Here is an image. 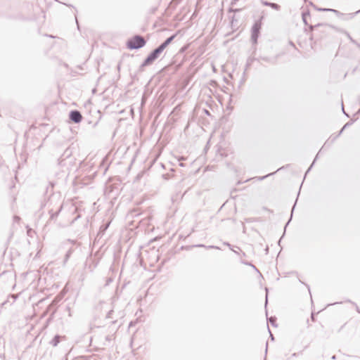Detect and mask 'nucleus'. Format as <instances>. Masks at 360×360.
I'll return each mask as SVG.
<instances>
[{"mask_svg":"<svg viewBox=\"0 0 360 360\" xmlns=\"http://www.w3.org/2000/svg\"><path fill=\"white\" fill-rule=\"evenodd\" d=\"M146 44V41L144 37L136 34L127 40V47L130 50L139 49L143 47Z\"/></svg>","mask_w":360,"mask_h":360,"instance_id":"f257e3e1","label":"nucleus"},{"mask_svg":"<svg viewBox=\"0 0 360 360\" xmlns=\"http://www.w3.org/2000/svg\"><path fill=\"white\" fill-rule=\"evenodd\" d=\"M54 202V196H51L49 198L48 201L45 203V206L48 207V212L50 214L49 220H54L57 218L59 213L63 209V204L59 202L56 207H51V205Z\"/></svg>","mask_w":360,"mask_h":360,"instance_id":"f03ea898","label":"nucleus"},{"mask_svg":"<svg viewBox=\"0 0 360 360\" xmlns=\"http://www.w3.org/2000/svg\"><path fill=\"white\" fill-rule=\"evenodd\" d=\"M162 51H163L159 46L155 48L146 58V59L142 63L141 67H146L151 65L156 59L159 58L160 55L162 53Z\"/></svg>","mask_w":360,"mask_h":360,"instance_id":"7ed1b4c3","label":"nucleus"},{"mask_svg":"<svg viewBox=\"0 0 360 360\" xmlns=\"http://www.w3.org/2000/svg\"><path fill=\"white\" fill-rule=\"evenodd\" d=\"M263 19V16H261L260 18L255 22L251 29V40L253 44H257V39L259 38L260 34V30L262 27V20Z\"/></svg>","mask_w":360,"mask_h":360,"instance_id":"20e7f679","label":"nucleus"},{"mask_svg":"<svg viewBox=\"0 0 360 360\" xmlns=\"http://www.w3.org/2000/svg\"><path fill=\"white\" fill-rule=\"evenodd\" d=\"M69 119L75 124H79L82 120V115L77 110H71L69 113Z\"/></svg>","mask_w":360,"mask_h":360,"instance_id":"39448f33","label":"nucleus"},{"mask_svg":"<svg viewBox=\"0 0 360 360\" xmlns=\"http://www.w3.org/2000/svg\"><path fill=\"white\" fill-rule=\"evenodd\" d=\"M72 152L70 148H66V150L58 159L59 164L63 165V162L65 160V159L70 158L72 155Z\"/></svg>","mask_w":360,"mask_h":360,"instance_id":"423d86ee","label":"nucleus"},{"mask_svg":"<svg viewBox=\"0 0 360 360\" xmlns=\"http://www.w3.org/2000/svg\"><path fill=\"white\" fill-rule=\"evenodd\" d=\"M176 37V34H174L165 40L160 46H158L162 51Z\"/></svg>","mask_w":360,"mask_h":360,"instance_id":"0eeeda50","label":"nucleus"},{"mask_svg":"<svg viewBox=\"0 0 360 360\" xmlns=\"http://www.w3.org/2000/svg\"><path fill=\"white\" fill-rule=\"evenodd\" d=\"M109 226H110V222L102 224L100 226L99 231L98 233V236L101 237L104 234L105 231L108 229Z\"/></svg>","mask_w":360,"mask_h":360,"instance_id":"6e6552de","label":"nucleus"},{"mask_svg":"<svg viewBox=\"0 0 360 360\" xmlns=\"http://www.w3.org/2000/svg\"><path fill=\"white\" fill-rule=\"evenodd\" d=\"M63 337L60 335H56L51 340V344L53 346V347H56L58 343L60 342L61 339L63 338Z\"/></svg>","mask_w":360,"mask_h":360,"instance_id":"1a4fd4ad","label":"nucleus"},{"mask_svg":"<svg viewBox=\"0 0 360 360\" xmlns=\"http://www.w3.org/2000/svg\"><path fill=\"white\" fill-rule=\"evenodd\" d=\"M262 4L264 6H269V7H271L275 10H277V11L280 10V8H281V6L276 3H271V2H269V1H263Z\"/></svg>","mask_w":360,"mask_h":360,"instance_id":"9d476101","label":"nucleus"},{"mask_svg":"<svg viewBox=\"0 0 360 360\" xmlns=\"http://www.w3.org/2000/svg\"><path fill=\"white\" fill-rule=\"evenodd\" d=\"M261 60L266 61L267 63H271V64H276L277 61V56L274 58H269V57H261Z\"/></svg>","mask_w":360,"mask_h":360,"instance_id":"9b49d317","label":"nucleus"},{"mask_svg":"<svg viewBox=\"0 0 360 360\" xmlns=\"http://www.w3.org/2000/svg\"><path fill=\"white\" fill-rule=\"evenodd\" d=\"M318 10L320 11H323V12H333L335 14H336L337 15H342V13H341L338 10L333 9V8H319Z\"/></svg>","mask_w":360,"mask_h":360,"instance_id":"f8f14e48","label":"nucleus"},{"mask_svg":"<svg viewBox=\"0 0 360 360\" xmlns=\"http://www.w3.org/2000/svg\"><path fill=\"white\" fill-rule=\"evenodd\" d=\"M339 136L337 135V134H333L331 135L329 139L326 141V143H324V146H326V144H332L333 143H334L335 141V140L338 138Z\"/></svg>","mask_w":360,"mask_h":360,"instance_id":"ddd939ff","label":"nucleus"},{"mask_svg":"<svg viewBox=\"0 0 360 360\" xmlns=\"http://www.w3.org/2000/svg\"><path fill=\"white\" fill-rule=\"evenodd\" d=\"M73 252V249L72 248H70L68 252H66L65 254V259H64V263L65 264L68 260L69 259V258L70 257L72 253Z\"/></svg>","mask_w":360,"mask_h":360,"instance_id":"4468645a","label":"nucleus"},{"mask_svg":"<svg viewBox=\"0 0 360 360\" xmlns=\"http://www.w3.org/2000/svg\"><path fill=\"white\" fill-rule=\"evenodd\" d=\"M302 20L305 25H307V18L309 17V13H302Z\"/></svg>","mask_w":360,"mask_h":360,"instance_id":"2eb2a0df","label":"nucleus"},{"mask_svg":"<svg viewBox=\"0 0 360 360\" xmlns=\"http://www.w3.org/2000/svg\"><path fill=\"white\" fill-rule=\"evenodd\" d=\"M197 247H203V248H206L207 249H217V250H219L220 248L218 247V246H215V245H209V246H205L204 245H196Z\"/></svg>","mask_w":360,"mask_h":360,"instance_id":"dca6fc26","label":"nucleus"},{"mask_svg":"<svg viewBox=\"0 0 360 360\" xmlns=\"http://www.w3.org/2000/svg\"><path fill=\"white\" fill-rule=\"evenodd\" d=\"M269 321L271 323V324L274 326H276V317L274 316H271L270 318L268 319Z\"/></svg>","mask_w":360,"mask_h":360,"instance_id":"f3484780","label":"nucleus"},{"mask_svg":"<svg viewBox=\"0 0 360 360\" xmlns=\"http://www.w3.org/2000/svg\"><path fill=\"white\" fill-rule=\"evenodd\" d=\"M296 200H297V199ZM295 202H297V201H295ZM295 205H296V202H295V204H294V205H293V207H292V211H291L290 218V219L288 220V221L286 223V224H285V227H284V229H286L287 226L289 224V223H290V220H291V219H292V214H293V211H294V209H295Z\"/></svg>","mask_w":360,"mask_h":360,"instance_id":"a211bd4d","label":"nucleus"},{"mask_svg":"<svg viewBox=\"0 0 360 360\" xmlns=\"http://www.w3.org/2000/svg\"><path fill=\"white\" fill-rule=\"evenodd\" d=\"M241 263H242V264H245V265L250 266H252L254 269H255L257 271H258V270H257V269L255 267V266H254L253 264H252L250 262L242 260V261H241Z\"/></svg>","mask_w":360,"mask_h":360,"instance_id":"6ab92c4d","label":"nucleus"},{"mask_svg":"<svg viewBox=\"0 0 360 360\" xmlns=\"http://www.w3.org/2000/svg\"><path fill=\"white\" fill-rule=\"evenodd\" d=\"M346 33V35L347 37H348V39L354 44H357L359 46H360V44H358L354 39H352V37L350 36V34L348 33V32H345Z\"/></svg>","mask_w":360,"mask_h":360,"instance_id":"aec40b11","label":"nucleus"},{"mask_svg":"<svg viewBox=\"0 0 360 360\" xmlns=\"http://www.w3.org/2000/svg\"><path fill=\"white\" fill-rule=\"evenodd\" d=\"M241 9L240 8H233L232 7L229 8V13H236V12H239Z\"/></svg>","mask_w":360,"mask_h":360,"instance_id":"412c9836","label":"nucleus"},{"mask_svg":"<svg viewBox=\"0 0 360 360\" xmlns=\"http://www.w3.org/2000/svg\"><path fill=\"white\" fill-rule=\"evenodd\" d=\"M318 155H319V153L316 155V156L315 159L314 160V161H313L312 164L311 165V166H310V167H309V169H307V172H306L305 175H307V174L310 171V169H311V167H313V165H314V164L315 161L316 160V159H317V158H318Z\"/></svg>","mask_w":360,"mask_h":360,"instance_id":"4be33fe9","label":"nucleus"},{"mask_svg":"<svg viewBox=\"0 0 360 360\" xmlns=\"http://www.w3.org/2000/svg\"><path fill=\"white\" fill-rule=\"evenodd\" d=\"M112 313H113V310H110V311H108V313L107 314L106 317H107L108 319H110V318H112Z\"/></svg>","mask_w":360,"mask_h":360,"instance_id":"5701e85b","label":"nucleus"},{"mask_svg":"<svg viewBox=\"0 0 360 360\" xmlns=\"http://www.w3.org/2000/svg\"><path fill=\"white\" fill-rule=\"evenodd\" d=\"M321 25H321V24H317V25H314V26H313V25H310L309 28H310L311 30H313L316 27H319V26H321Z\"/></svg>","mask_w":360,"mask_h":360,"instance_id":"b1692460","label":"nucleus"},{"mask_svg":"<svg viewBox=\"0 0 360 360\" xmlns=\"http://www.w3.org/2000/svg\"><path fill=\"white\" fill-rule=\"evenodd\" d=\"M224 245L228 246L230 249H231V245L227 242H224Z\"/></svg>","mask_w":360,"mask_h":360,"instance_id":"393cba45","label":"nucleus"},{"mask_svg":"<svg viewBox=\"0 0 360 360\" xmlns=\"http://www.w3.org/2000/svg\"><path fill=\"white\" fill-rule=\"evenodd\" d=\"M265 290L266 292V293L268 292V288H265ZM267 302H268V299H267V294L266 295V302H265V304H267Z\"/></svg>","mask_w":360,"mask_h":360,"instance_id":"a878e982","label":"nucleus"},{"mask_svg":"<svg viewBox=\"0 0 360 360\" xmlns=\"http://www.w3.org/2000/svg\"><path fill=\"white\" fill-rule=\"evenodd\" d=\"M344 129L343 127L341 129V130L337 134V135L338 136H340L341 135V134L342 133V131H344Z\"/></svg>","mask_w":360,"mask_h":360,"instance_id":"bb28decb","label":"nucleus"},{"mask_svg":"<svg viewBox=\"0 0 360 360\" xmlns=\"http://www.w3.org/2000/svg\"><path fill=\"white\" fill-rule=\"evenodd\" d=\"M344 129L343 127L341 129V130L337 134V135L338 136H340L341 135V134L342 133V131H344Z\"/></svg>","mask_w":360,"mask_h":360,"instance_id":"cd10ccee","label":"nucleus"},{"mask_svg":"<svg viewBox=\"0 0 360 360\" xmlns=\"http://www.w3.org/2000/svg\"><path fill=\"white\" fill-rule=\"evenodd\" d=\"M344 129L343 127L341 129V130L337 134V135L338 136H340L341 135V134L342 133V131H344Z\"/></svg>","mask_w":360,"mask_h":360,"instance_id":"c85d7f7f","label":"nucleus"},{"mask_svg":"<svg viewBox=\"0 0 360 360\" xmlns=\"http://www.w3.org/2000/svg\"><path fill=\"white\" fill-rule=\"evenodd\" d=\"M350 124H351L350 122H347V123H346V124L343 126V129L347 128V127H348V126H349V125H350Z\"/></svg>","mask_w":360,"mask_h":360,"instance_id":"c756f323","label":"nucleus"},{"mask_svg":"<svg viewBox=\"0 0 360 360\" xmlns=\"http://www.w3.org/2000/svg\"><path fill=\"white\" fill-rule=\"evenodd\" d=\"M11 297L13 298V302H15V300H16V298H17V295H11Z\"/></svg>","mask_w":360,"mask_h":360,"instance_id":"7c9ffc66","label":"nucleus"},{"mask_svg":"<svg viewBox=\"0 0 360 360\" xmlns=\"http://www.w3.org/2000/svg\"><path fill=\"white\" fill-rule=\"evenodd\" d=\"M342 112H344V114L346 115L347 117H349V115L347 114H346V112H345L343 103H342Z\"/></svg>","mask_w":360,"mask_h":360,"instance_id":"2f4dec72","label":"nucleus"},{"mask_svg":"<svg viewBox=\"0 0 360 360\" xmlns=\"http://www.w3.org/2000/svg\"><path fill=\"white\" fill-rule=\"evenodd\" d=\"M274 174V173H271V174H267V175H266V176H262V177L261 178V179H264L266 177H267L268 176L271 175V174Z\"/></svg>","mask_w":360,"mask_h":360,"instance_id":"473e14b6","label":"nucleus"},{"mask_svg":"<svg viewBox=\"0 0 360 360\" xmlns=\"http://www.w3.org/2000/svg\"><path fill=\"white\" fill-rule=\"evenodd\" d=\"M237 1H238V0H233V1H231V6L235 5Z\"/></svg>","mask_w":360,"mask_h":360,"instance_id":"72a5a7b5","label":"nucleus"},{"mask_svg":"<svg viewBox=\"0 0 360 360\" xmlns=\"http://www.w3.org/2000/svg\"><path fill=\"white\" fill-rule=\"evenodd\" d=\"M269 331H270V330H269ZM269 333H271V332H269ZM270 336H271V340H274V338L271 333H270Z\"/></svg>","mask_w":360,"mask_h":360,"instance_id":"f704fd0d","label":"nucleus"},{"mask_svg":"<svg viewBox=\"0 0 360 360\" xmlns=\"http://www.w3.org/2000/svg\"><path fill=\"white\" fill-rule=\"evenodd\" d=\"M331 359L335 360L336 359V356L335 355L332 356Z\"/></svg>","mask_w":360,"mask_h":360,"instance_id":"c9c22d12","label":"nucleus"},{"mask_svg":"<svg viewBox=\"0 0 360 360\" xmlns=\"http://www.w3.org/2000/svg\"><path fill=\"white\" fill-rule=\"evenodd\" d=\"M311 319H312L313 321H314V314L313 313L311 314Z\"/></svg>","mask_w":360,"mask_h":360,"instance_id":"e433bc0d","label":"nucleus"},{"mask_svg":"<svg viewBox=\"0 0 360 360\" xmlns=\"http://www.w3.org/2000/svg\"><path fill=\"white\" fill-rule=\"evenodd\" d=\"M75 20H76V23L77 25V27L79 28V23H78V21H77V17H75Z\"/></svg>","mask_w":360,"mask_h":360,"instance_id":"4c0bfd02","label":"nucleus"},{"mask_svg":"<svg viewBox=\"0 0 360 360\" xmlns=\"http://www.w3.org/2000/svg\"><path fill=\"white\" fill-rule=\"evenodd\" d=\"M231 250L233 252H235V253H236V254H238V252H237V250H233V249H232V248H231Z\"/></svg>","mask_w":360,"mask_h":360,"instance_id":"58836bf2","label":"nucleus"},{"mask_svg":"<svg viewBox=\"0 0 360 360\" xmlns=\"http://www.w3.org/2000/svg\"><path fill=\"white\" fill-rule=\"evenodd\" d=\"M356 311L360 314V309L356 306Z\"/></svg>","mask_w":360,"mask_h":360,"instance_id":"ea45409f","label":"nucleus"},{"mask_svg":"<svg viewBox=\"0 0 360 360\" xmlns=\"http://www.w3.org/2000/svg\"><path fill=\"white\" fill-rule=\"evenodd\" d=\"M268 343H266V353L267 352Z\"/></svg>","mask_w":360,"mask_h":360,"instance_id":"a19ab883","label":"nucleus"},{"mask_svg":"<svg viewBox=\"0 0 360 360\" xmlns=\"http://www.w3.org/2000/svg\"><path fill=\"white\" fill-rule=\"evenodd\" d=\"M205 113H206L207 115H210V112H209V111H208L207 110H205Z\"/></svg>","mask_w":360,"mask_h":360,"instance_id":"79ce46f5","label":"nucleus"},{"mask_svg":"<svg viewBox=\"0 0 360 360\" xmlns=\"http://www.w3.org/2000/svg\"><path fill=\"white\" fill-rule=\"evenodd\" d=\"M359 12H360V9H359V11H357L356 12H355L353 15H354V14H357V13H359Z\"/></svg>","mask_w":360,"mask_h":360,"instance_id":"37998d69","label":"nucleus"},{"mask_svg":"<svg viewBox=\"0 0 360 360\" xmlns=\"http://www.w3.org/2000/svg\"><path fill=\"white\" fill-rule=\"evenodd\" d=\"M15 220H19V219H20V217H15Z\"/></svg>","mask_w":360,"mask_h":360,"instance_id":"c03bdc74","label":"nucleus"},{"mask_svg":"<svg viewBox=\"0 0 360 360\" xmlns=\"http://www.w3.org/2000/svg\"><path fill=\"white\" fill-rule=\"evenodd\" d=\"M68 241H70V242H71V243H75V241L71 240L70 239H68Z\"/></svg>","mask_w":360,"mask_h":360,"instance_id":"a18cd8bd","label":"nucleus"},{"mask_svg":"<svg viewBox=\"0 0 360 360\" xmlns=\"http://www.w3.org/2000/svg\"><path fill=\"white\" fill-rule=\"evenodd\" d=\"M338 304V302H335L333 304ZM333 304H330V305H332ZM328 306H330V304H328Z\"/></svg>","mask_w":360,"mask_h":360,"instance_id":"49530a36","label":"nucleus"},{"mask_svg":"<svg viewBox=\"0 0 360 360\" xmlns=\"http://www.w3.org/2000/svg\"><path fill=\"white\" fill-rule=\"evenodd\" d=\"M357 113L360 114V108L358 110Z\"/></svg>","mask_w":360,"mask_h":360,"instance_id":"de8ad7c7","label":"nucleus"},{"mask_svg":"<svg viewBox=\"0 0 360 360\" xmlns=\"http://www.w3.org/2000/svg\"><path fill=\"white\" fill-rule=\"evenodd\" d=\"M242 256H244V257H245V252H243Z\"/></svg>","mask_w":360,"mask_h":360,"instance_id":"09e8293b","label":"nucleus"},{"mask_svg":"<svg viewBox=\"0 0 360 360\" xmlns=\"http://www.w3.org/2000/svg\"><path fill=\"white\" fill-rule=\"evenodd\" d=\"M179 165L184 167V165L182 163H180Z\"/></svg>","mask_w":360,"mask_h":360,"instance_id":"8fccbe9b","label":"nucleus"},{"mask_svg":"<svg viewBox=\"0 0 360 360\" xmlns=\"http://www.w3.org/2000/svg\"><path fill=\"white\" fill-rule=\"evenodd\" d=\"M56 198H57V200H59V198H58L57 197H56ZM56 200V197H54V200Z\"/></svg>","mask_w":360,"mask_h":360,"instance_id":"3c124183","label":"nucleus"},{"mask_svg":"<svg viewBox=\"0 0 360 360\" xmlns=\"http://www.w3.org/2000/svg\"><path fill=\"white\" fill-rule=\"evenodd\" d=\"M290 45L294 46V44L292 42H290Z\"/></svg>","mask_w":360,"mask_h":360,"instance_id":"603ef678","label":"nucleus"},{"mask_svg":"<svg viewBox=\"0 0 360 360\" xmlns=\"http://www.w3.org/2000/svg\"><path fill=\"white\" fill-rule=\"evenodd\" d=\"M264 360H266V359H264Z\"/></svg>","mask_w":360,"mask_h":360,"instance_id":"864d4df0","label":"nucleus"}]
</instances>
